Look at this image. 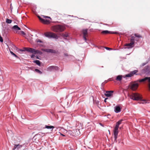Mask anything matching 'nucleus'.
I'll return each mask as SVG.
<instances>
[{
	"instance_id": "f257e3e1",
	"label": "nucleus",
	"mask_w": 150,
	"mask_h": 150,
	"mask_svg": "<svg viewBox=\"0 0 150 150\" xmlns=\"http://www.w3.org/2000/svg\"><path fill=\"white\" fill-rule=\"evenodd\" d=\"M128 96L130 99L135 100H142V98L140 94L137 93L128 94Z\"/></svg>"
},
{
	"instance_id": "f03ea898",
	"label": "nucleus",
	"mask_w": 150,
	"mask_h": 150,
	"mask_svg": "<svg viewBox=\"0 0 150 150\" xmlns=\"http://www.w3.org/2000/svg\"><path fill=\"white\" fill-rule=\"evenodd\" d=\"M65 27L62 25H58L53 26L52 29L53 31L56 32H60L63 31Z\"/></svg>"
},
{
	"instance_id": "7ed1b4c3",
	"label": "nucleus",
	"mask_w": 150,
	"mask_h": 150,
	"mask_svg": "<svg viewBox=\"0 0 150 150\" xmlns=\"http://www.w3.org/2000/svg\"><path fill=\"white\" fill-rule=\"evenodd\" d=\"M45 36L49 38H53L57 39L59 38V36L56 34L52 32H47L44 34Z\"/></svg>"
},
{
	"instance_id": "20e7f679",
	"label": "nucleus",
	"mask_w": 150,
	"mask_h": 150,
	"mask_svg": "<svg viewBox=\"0 0 150 150\" xmlns=\"http://www.w3.org/2000/svg\"><path fill=\"white\" fill-rule=\"evenodd\" d=\"M135 40V37L134 36H132L130 39V42L129 43L126 44L125 45V46H128V47H125V48L130 49L133 47H134L133 45L134 44Z\"/></svg>"
},
{
	"instance_id": "39448f33",
	"label": "nucleus",
	"mask_w": 150,
	"mask_h": 150,
	"mask_svg": "<svg viewBox=\"0 0 150 150\" xmlns=\"http://www.w3.org/2000/svg\"><path fill=\"white\" fill-rule=\"evenodd\" d=\"M141 72L142 74H150V66H146L141 70Z\"/></svg>"
},
{
	"instance_id": "423d86ee",
	"label": "nucleus",
	"mask_w": 150,
	"mask_h": 150,
	"mask_svg": "<svg viewBox=\"0 0 150 150\" xmlns=\"http://www.w3.org/2000/svg\"><path fill=\"white\" fill-rule=\"evenodd\" d=\"M25 50L27 52L33 53L34 54H38V50H36L33 48H25Z\"/></svg>"
},
{
	"instance_id": "0eeeda50",
	"label": "nucleus",
	"mask_w": 150,
	"mask_h": 150,
	"mask_svg": "<svg viewBox=\"0 0 150 150\" xmlns=\"http://www.w3.org/2000/svg\"><path fill=\"white\" fill-rule=\"evenodd\" d=\"M147 81L150 83L148 84V89L150 91V77H146L143 79L139 80V82H144Z\"/></svg>"
},
{
	"instance_id": "6e6552de",
	"label": "nucleus",
	"mask_w": 150,
	"mask_h": 150,
	"mask_svg": "<svg viewBox=\"0 0 150 150\" xmlns=\"http://www.w3.org/2000/svg\"><path fill=\"white\" fill-rule=\"evenodd\" d=\"M58 69V67L57 66H50L47 68V71H56Z\"/></svg>"
},
{
	"instance_id": "1a4fd4ad",
	"label": "nucleus",
	"mask_w": 150,
	"mask_h": 150,
	"mask_svg": "<svg viewBox=\"0 0 150 150\" xmlns=\"http://www.w3.org/2000/svg\"><path fill=\"white\" fill-rule=\"evenodd\" d=\"M122 121V120H121L118 121L116 123L115 126L114 128V131H118V129Z\"/></svg>"
},
{
	"instance_id": "9d476101",
	"label": "nucleus",
	"mask_w": 150,
	"mask_h": 150,
	"mask_svg": "<svg viewBox=\"0 0 150 150\" xmlns=\"http://www.w3.org/2000/svg\"><path fill=\"white\" fill-rule=\"evenodd\" d=\"M39 19L40 21L43 23L45 24H48L50 23V21L49 20L43 19L41 17H40Z\"/></svg>"
},
{
	"instance_id": "9b49d317",
	"label": "nucleus",
	"mask_w": 150,
	"mask_h": 150,
	"mask_svg": "<svg viewBox=\"0 0 150 150\" xmlns=\"http://www.w3.org/2000/svg\"><path fill=\"white\" fill-rule=\"evenodd\" d=\"M138 86V85L137 83H134L132 84L130 86L131 89L135 91V90L137 88Z\"/></svg>"
},
{
	"instance_id": "f8f14e48",
	"label": "nucleus",
	"mask_w": 150,
	"mask_h": 150,
	"mask_svg": "<svg viewBox=\"0 0 150 150\" xmlns=\"http://www.w3.org/2000/svg\"><path fill=\"white\" fill-rule=\"evenodd\" d=\"M113 91H106V93L105 94V95L107 97H110L111 96L112 94V93H113Z\"/></svg>"
},
{
	"instance_id": "ddd939ff",
	"label": "nucleus",
	"mask_w": 150,
	"mask_h": 150,
	"mask_svg": "<svg viewBox=\"0 0 150 150\" xmlns=\"http://www.w3.org/2000/svg\"><path fill=\"white\" fill-rule=\"evenodd\" d=\"M76 129L78 130V131L79 132V130L82 129L83 125L82 124L78 123L76 124Z\"/></svg>"
},
{
	"instance_id": "4468645a",
	"label": "nucleus",
	"mask_w": 150,
	"mask_h": 150,
	"mask_svg": "<svg viewBox=\"0 0 150 150\" xmlns=\"http://www.w3.org/2000/svg\"><path fill=\"white\" fill-rule=\"evenodd\" d=\"M114 142H117V137L118 131H114Z\"/></svg>"
},
{
	"instance_id": "2eb2a0df",
	"label": "nucleus",
	"mask_w": 150,
	"mask_h": 150,
	"mask_svg": "<svg viewBox=\"0 0 150 150\" xmlns=\"http://www.w3.org/2000/svg\"><path fill=\"white\" fill-rule=\"evenodd\" d=\"M22 146V145H21L19 144H15L14 145V147L13 148L12 150H15L16 149L19 150L21 148Z\"/></svg>"
},
{
	"instance_id": "dca6fc26",
	"label": "nucleus",
	"mask_w": 150,
	"mask_h": 150,
	"mask_svg": "<svg viewBox=\"0 0 150 150\" xmlns=\"http://www.w3.org/2000/svg\"><path fill=\"white\" fill-rule=\"evenodd\" d=\"M114 111L116 113H118L121 111V108L119 106H117L115 107Z\"/></svg>"
},
{
	"instance_id": "f3484780",
	"label": "nucleus",
	"mask_w": 150,
	"mask_h": 150,
	"mask_svg": "<svg viewBox=\"0 0 150 150\" xmlns=\"http://www.w3.org/2000/svg\"><path fill=\"white\" fill-rule=\"evenodd\" d=\"M74 133L72 131L71 129H66V134H67L68 135L69 134L70 135H73V133Z\"/></svg>"
},
{
	"instance_id": "a211bd4d",
	"label": "nucleus",
	"mask_w": 150,
	"mask_h": 150,
	"mask_svg": "<svg viewBox=\"0 0 150 150\" xmlns=\"http://www.w3.org/2000/svg\"><path fill=\"white\" fill-rule=\"evenodd\" d=\"M102 33H103V34H108V33H115V34H117V33H117V32H110V31H108L107 30H104V31H103L102 32Z\"/></svg>"
},
{
	"instance_id": "6ab92c4d",
	"label": "nucleus",
	"mask_w": 150,
	"mask_h": 150,
	"mask_svg": "<svg viewBox=\"0 0 150 150\" xmlns=\"http://www.w3.org/2000/svg\"><path fill=\"white\" fill-rule=\"evenodd\" d=\"M12 29L15 30H20L21 28L19 27L18 25H14L12 28Z\"/></svg>"
},
{
	"instance_id": "aec40b11",
	"label": "nucleus",
	"mask_w": 150,
	"mask_h": 150,
	"mask_svg": "<svg viewBox=\"0 0 150 150\" xmlns=\"http://www.w3.org/2000/svg\"><path fill=\"white\" fill-rule=\"evenodd\" d=\"M8 33V30L7 28H5L4 29H3L2 30V33L3 35H6Z\"/></svg>"
},
{
	"instance_id": "412c9836",
	"label": "nucleus",
	"mask_w": 150,
	"mask_h": 150,
	"mask_svg": "<svg viewBox=\"0 0 150 150\" xmlns=\"http://www.w3.org/2000/svg\"><path fill=\"white\" fill-rule=\"evenodd\" d=\"M66 60H71L72 59L74 58V57L72 55H69L66 54Z\"/></svg>"
},
{
	"instance_id": "4be33fe9",
	"label": "nucleus",
	"mask_w": 150,
	"mask_h": 150,
	"mask_svg": "<svg viewBox=\"0 0 150 150\" xmlns=\"http://www.w3.org/2000/svg\"><path fill=\"white\" fill-rule=\"evenodd\" d=\"M45 128L49 129H51V131H52L53 130V129L54 128V127L52 126L45 125Z\"/></svg>"
},
{
	"instance_id": "5701e85b",
	"label": "nucleus",
	"mask_w": 150,
	"mask_h": 150,
	"mask_svg": "<svg viewBox=\"0 0 150 150\" xmlns=\"http://www.w3.org/2000/svg\"><path fill=\"white\" fill-rule=\"evenodd\" d=\"M33 62L34 63H35L36 64H37V65H38L39 66H40L41 62L39 60H34L33 61Z\"/></svg>"
},
{
	"instance_id": "b1692460",
	"label": "nucleus",
	"mask_w": 150,
	"mask_h": 150,
	"mask_svg": "<svg viewBox=\"0 0 150 150\" xmlns=\"http://www.w3.org/2000/svg\"><path fill=\"white\" fill-rule=\"evenodd\" d=\"M52 49H42V50L47 53H51Z\"/></svg>"
},
{
	"instance_id": "393cba45",
	"label": "nucleus",
	"mask_w": 150,
	"mask_h": 150,
	"mask_svg": "<svg viewBox=\"0 0 150 150\" xmlns=\"http://www.w3.org/2000/svg\"><path fill=\"white\" fill-rule=\"evenodd\" d=\"M138 71L137 70H135L134 71H132L131 72V74H132V76H133L134 75H138L136 73L138 72Z\"/></svg>"
},
{
	"instance_id": "a878e982",
	"label": "nucleus",
	"mask_w": 150,
	"mask_h": 150,
	"mask_svg": "<svg viewBox=\"0 0 150 150\" xmlns=\"http://www.w3.org/2000/svg\"><path fill=\"white\" fill-rule=\"evenodd\" d=\"M122 76L121 75H118L117 76L116 79L118 81H120L122 79Z\"/></svg>"
},
{
	"instance_id": "bb28decb",
	"label": "nucleus",
	"mask_w": 150,
	"mask_h": 150,
	"mask_svg": "<svg viewBox=\"0 0 150 150\" xmlns=\"http://www.w3.org/2000/svg\"><path fill=\"white\" fill-rule=\"evenodd\" d=\"M10 52L11 54L13 55L15 57H16L19 59V58L18 57V56H17L16 55L15 53H14L12 51H10Z\"/></svg>"
},
{
	"instance_id": "cd10ccee",
	"label": "nucleus",
	"mask_w": 150,
	"mask_h": 150,
	"mask_svg": "<svg viewBox=\"0 0 150 150\" xmlns=\"http://www.w3.org/2000/svg\"><path fill=\"white\" fill-rule=\"evenodd\" d=\"M12 21L11 20L8 19V18H7L6 21V22L8 24L11 23L12 22Z\"/></svg>"
},
{
	"instance_id": "c85d7f7f",
	"label": "nucleus",
	"mask_w": 150,
	"mask_h": 150,
	"mask_svg": "<svg viewBox=\"0 0 150 150\" xmlns=\"http://www.w3.org/2000/svg\"><path fill=\"white\" fill-rule=\"evenodd\" d=\"M83 36H86L87 34V32L86 30H84L83 31Z\"/></svg>"
},
{
	"instance_id": "c756f323",
	"label": "nucleus",
	"mask_w": 150,
	"mask_h": 150,
	"mask_svg": "<svg viewBox=\"0 0 150 150\" xmlns=\"http://www.w3.org/2000/svg\"><path fill=\"white\" fill-rule=\"evenodd\" d=\"M35 71L40 74H42V72L38 69H35Z\"/></svg>"
},
{
	"instance_id": "7c9ffc66",
	"label": "nucleus",
	"mask_w": 150,
	"mask_h": 150,
	"mask_svg": "<svg viewBox=\"0 0 150 150\" xmlns=\"http://www.w3.org/2000/svg\"><path fill=\"white\" fill-rule=\"evenodd\" d=\"M148 61H147L146 62L142 63L141 65L140 66L141 67L144 66L146 64L148 63Z\"/></svg>"
},
{
	"instance_id": "2f4dec72",
	"label": "nucleus",
	"mask_w": 150,
	"mask_h": 150,
	"mask_svg": "<svg viewBox=\"0 0 150 150\" xmlns=\"http://www.w3.org/2000/svg\"><path fill=\"white\" fill-rule=\"evenodd\" d=\"M132 76L131 72L130 73L125 75L126 77H131Z\"/></svg>"
},
{
	"instance_id": "473e14b6",
	"label": "nucleus",
	"mask_w": 150,
	"mask_h": 150,
	"mask_svg": "<svg viewBox=\"0 0 150 150\" xmlns=\"http://www.w3.org/2000/svg\"><path fill=\"white\" fill-rule=\"evenodd\" d=\"M36 42H40V43H42V41L40 40L39 39H37L36 40Z\"/></svg>"
},
{
	"instance_id": "72a5a7b5",
	"label": "nucleus",
	"mask_w": 150,
	"mask_h": 150,
	"mask_svg": "<svg viewBox=\"0 0 150 150\" xmlns=\"http://www.w3.org/2000/svg\"><path fill=\"white\" fill-rule=\"evenodd\" d=\"M57 51H56V50L53 49L52 50L51 53L56 54L57 53Z\"/></svg>"
},
{
	"instance_id": "f704fd0d",
	"label": "nucleus",
	"mask_w": 150,
	"mask_h": 150,
	"mask_svg": "<svg viewBox=\"0 0 150 150\" xmlns=\"http://www.w3.org/2000/svg\"><path fill=\"white\" fill-rule=\"evenodd\" d=\"M0 42H3V40L1 35H0Z\"/></svg>"
},
{
	"instance_id": "c9c22d12",
	"label": "nucleus",
	"mask_w": 150,
	"mask_h": 150,
	"mask_svg": "<svg viewBox=\"0 0 150 150\" xmlns=\"http://www.w3.org/2000/svg\"><path fill=\"white\" fill-rule=\"evenodd\" d=\"M134 36L136 37H138V38H140L141 37V36L140 35H138L137 34H134Z\"/></svg>"
},
{
	"instance_id": "e433bc0d",
	"label": "nucleus",
	"mask_w": 150,
	"mask_h": 150,
	"mask_svg": "<svg viewBox=\"0 0 150 150\" xmlns=\"http://www.w3.org/2000/svg\"><path fill=\"white\" fill-rule=\"evenodd\" d=\"M42 54V52H41L40 50H38V54H39L40 55H41Z\"/></svg>"
},
{
	"instance_id": "4c0bfd02",
	"label": "nucleus",
	"mask_w": 150,
	"mask_h": 150,
	"mask_svg": "<svg viewBox=\"0 0 150 150\" xmlns=\"http://www.w3.org/2000/svg\"><path fill=\"white\" fill-rule=\"evenodd\" d=\"M83 38L84 40L86 42L87 40V39L86 38V36H83Z\"/></svg>"
},
{
	"instance_id": "58836bf2",
	"label": "nucleus",
	"mask_w": 150,
	"mask_h": 150,
	"mask_svg": "<svg viewBox=\"0 0 150 150\" xmlns=\"http://www.w3.org/2000/svg\"><path fill=\"white\" fill-rule=\"evenodd\" d=\"M21 33L23 35H25V32L23 31H21Z\"/></svg>"
},
{
	"instance_id": "ea45409f",
	"label": "nucleus",
	"mask_w": 150,
	"mask_h": 150,
	"mask_svg": "<svg viewBox=\"0 0 150 150\" xmlns=\"http://www.w3.org/2000/svg\"><path fill=\"white\" fill-rule=\"evenodd\" d=\"M35 54H33L31 56V58H33L34 57H35Z\"/></svg>"
},
{
	"instance_id": "a19ab883",
	"label": "nucleus",
	"mask_w": 150,
	"mask_h": 150,
	"mask_svg": "<svg viewBox=\"0 0 150 150\" xmlns=\"http://www.w3.org/2000/svg\"><path fill=\"white\" fill-rule=\"evenodd\" d=\"M105 48L107 50H111V48L108 47H105Z\"/></svg>"
},
{
	"instance_id": "79ce46f5",
	"label": "nucleus",
	"mask_w": 150,
	"mask_h": 150,
	"mask_svg": "<svg viewBox=\"0 0 150 150\" xmlns=\"http://www.w3.org/2000/svg\"><path fill=\"white\" fill-rule=\"evenodd\" d=\"M25 48H25V50H23L21 49H20V50H20V51H21V52L24 51H26V50H25Z\"/></svg>"
},
{
	"instance_id": "37998d69",
	"label": "nucleus",
	"mask_w": 150,
	"mask_h": 150,
	"mask_svg": "<svg viewBox=\"0 0 150 150\" xmlns=\"http://www.w3.org/2000/svg\"><path fill=\"white\" fill-rule=\"evenodd\" d=\"M44 16V17L45 18H50V17H49V16Z\"/></svg>"
},
{
	"instance_id": "c03bdc74",
	"label": "nucleus",
	"mask_w": 150,
	"mask_h": 150,
	"mask_svg": "<svg viewBox=\"0 0 150 150\" xmlns=\"http://www.w3.org/2000/svg\"><path fill=\"white\" fill-rule=\"evenodd\" d=\"M108 99V98H105V99L104 100V101L105 103L106 102V100H107V99Z\"/></svg>"
},
{
	"instance_id": "a18cd8bd",
	"label": "nucleus",
	"mask_w": 150,
	"mask_h": 150,
	"mask_svg": "<svg viewBox=\"0 0 150 150\" xmlns=\"http://www.w3.org/2000/svg\"><path fill=\"white\" fill-rule=\"evenodd\" d=\"M36 58L37 59H39V57L38 56L36 55Z\"/></svg>"
},
{
	"instance_id": "49530a36",
	"label": "nucleus",
	"mask_w": 150,
	"mask_h": 150,
	"mask_svg": "<svg viewBox=\"0 0 150 150\" xmlns=\"http://www.w3.org/2000/svg\"><path fill=\"white\" fill-rule=\"evenodd\" d=\"M99 124L101 126H103V125L102 124V123H100Z\"/></svg>"
},
{
	"instance_id": "de8ad7c7",
	"label": "nucleus",
	"mask_w": 150,
	"mask_h": 150,
	"mask_svg": "<svg viewBox=\"0 0 150 150\" xmlns=\"http://www.w3.org/2000/svg\"><path fill=\"white\" fill-rule=\"evenodd\" d=\"M63 36H64V39H65V37H66V34H64Z\"/></svg>"
},
{
	"instance_id": "09e8293b",
	"label": "nucleus",
	"mask_w": 150,
	"mask_h": 150,
	"mask_svg": "<svg viewBox=\"0 0 150 150\" xmlns=\"http://www.w3.org/2000/svg\"><path fill=\"white\" fill-rule=\"evenodd\" d=\"M12 7L11 6V4L10 6V9H11V10H12Z\"/></svg>"
},
{
	"instance_id": "8fccbe9b",
	"label": "nucleus",
	"mask_w": 150,
	"mask_h": 150,
	"mask_svg": "<svg viewBox=\"0 0 150 150\" xmlns=\"http://www.w3.org/2000/svg\"><path fill=\"white\" fill-rule=\"evenodd\" d=\"M68 34L66 33V38L68 37Z\"/></svg>"
},
{
	"instance_id": "3c124183",
	"label": "nucleus",
	"mask_w": 150,
	"mask_h": 150,
	"mask_svg": "<svg viewBox=\"0 0 150 150\" xmlns=\"http://www.w3.org/2000/svg\"><path fill=\"white\" fill-rule=\"evenodd\" d=\"M61 135L62 136H65V135H64L63 134H61Z\"/></svg>"
},
{
	"instance_id": "603ef678",
	"label": "nucleus",
	"mask_w": 150,
	"mask_h": 150,
	"mask_svg": "<svg viewBox=\"0 0 150 150\" xmlns=\"http://www.w3.org/2000/svg\"><path fill=\"white\" fill-rule=\"evenodd\" d=\"M107 82H108V81H105V83H107Z\"/></svg>"
},
{
	"instance_id": "864d4df0",
	"label": "nucleus",
	"mask_w": 150,
	"mask_h": 150,
	"mask_svg": "<svg viewBox=\"0 0 150 150\" xmlns=\"http://www.w3.org/2000/svg\"><path fill=\"white\" fill-rule=\"evenodd\" d=\"M64 55L66 56V54L64 53Z\"/></svg>"
},
{
	"instance_id": "5fc2aeb1",
	"label": "nucleus",
	"mask_w": 150,
	"mask_h": 150,
	"mask_svg": "<svg viewBox=\"0 0 150 150\" xmlns=\"http://www.w3.org/2000/svg\"><path fill=\"white\" fill-rule=\"evenodd\" d=\"M109 131L110 132L109 130ZM109 133L110 134V132H109Z\"/></svg>"
}]
</instances>
